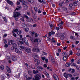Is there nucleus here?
<instances>
[{
	"label": "nucleus",
	"mask_w": 80,
	"mask_h": 80,
	"mask_svg": "<svg viewBox=\"0 0 80 80\" xmlns=\"http://www.w3.org/2000/svg\"><path fill=\"white\" fill-rule=\"evenodd\" d=\"M36 12H38V13H42V11H41L40 9H37Z\"/></svg>",
	"instance_id": "nucleus-24"
},
{
	"label": "nucleus",
	"mask_w": 80,
	"mask_h": 80,
	"mask_svg": "<svg viewBox=\"0 0 80 80\" xmlns=\"http://www.w3.org/2000/svg\"><path fill=\"white\" fill-rule=\"evenodd\" d=\"M24 17L27 19V22H33V19L31 18H29L28 16H27L26 15H24Z\"/></svg>",
	"instance_id": "nucleus-3"
},
{
	"label": "nucleus",
	"mask_w": 80,
	"mask_h": 80,
	"mask_svg": "<svg viewBox=\"0 0 80 80\" xmlns=\"http://www.w3.org/2000/svg\"><path fill=\"white\" fill-rule=\"evenodd\" d=\"M6 58L7 59V60H10V57L9 56H7L6 57Z\"/></svg>",
	"instance_id": "nucleus-64"
},
{
	"label": "nucleus",
	"mask_w": 80,
	"mask_h": 80,
	"mask_svg": "<svg viewBox=\"0 0 80 80\" xmlns=\"http://www.w3.org/2000/svg\"><path fill=\"white\" fill-rule=\"evenodd\" d=\"M67 58H68V57H66L64 56L63 58V60H64V61H65V60H66Z\"/></svg>",
	"instance_id": "nucleus-29"
},
{
	"label": "nucleus",
	"mask_w": 80,
	"mask_h": 80,
	"mask_svg": "<svg viewBox=\"0 0 80 80\" xmlns=\"http://www.w3.org/2000/svg\"><path fill=\"white\" fill-rule=\"evenodd\" d=\"M54 78L55 79V80H59V78L58 77L56 74H54L53 75Z\"/></svg>",
	"instance_id": "nucleus-12"
},
{
	"label": "nucleus",
	"mask_w": 80,
	"mask_h": 80,
	"mask_svg": "<svg viewBox=\"0 0 80 80\" xmlns=\"http://www.w3.org/2000/svg\"><path fill=\"white\" fill-rule=\"evenodd\" d=\"M28 73L29 74V75H31L32 74V72L31 71H28Z\"/></svg>",
	"instance_id": "nucleus-34"
},
{
	"label": "nucleus",
	"mask_w": 80,
	"mask_h": 80,
	"mask_svg": "<svg viewBox=\"0 0 80 80\" xmlns=\"http://www.w3.org/2000/svg\"><path fill=\"white\" fill-rule=\"evenodd\" d=\"M19 42L21 45H22L23 44V42L21 41H19Z\"/></svg>",
	"instance_id": "nucleus-44"
},
{
	"label": "nucleus",
	"mask_w": 80,
	"mask_h": 80,
	"mask_svg": "<svg viewBox=\"0 0 80 80\" xmlns=\"http://www.w3.org/2000/svg\"><path fill=\"white\" fill-rule=\"evenodd\" d=\"M27 15H29V16H30V15H31L30 12H27Z\"/></svg>",
	"instance_id": "nucleus-46"
},
{
	"label": "nucleus",
	"mask_w": 80,
	"mask_h": 80,
	"mask_svg": "<svg viewBox=\"0 0 80 80\" xmlns=\"http://www.w3.org/2000/svg\"><path fill=\"white\" fill-rule=\"evenodd\" d=\"M31 12H32V14L33 18H34V19H36V18H37V17L35 15V13L34 12H33V11L32 10Z\"/></svg>",
	"instance_id": "nucleus-8"
},
{
	"label": "nucleus",
	"mask_w": 80,
	"mask_h": 80,
	"mask_svg": "<svg viewBox=\"0 0 80 80\" xmlns=\"http://www.w3.org/2000/svg\"><path fill=\"white\" fill-rule=\"evenodd\" d=\"M11 49L12 50H13L15 49V48L14 47H12L11 48Z\"/></svg>",
	"instance_id": "nucleus-56"
},
{
	"label": "nucleus",
	"mask_w": 80,
	"mask_h": 80,
	"mask_svg": "<svg viewBox=\"0 0 80 80\" xmlns=\"http://www.w3.org/2000/svg\"><path fill=\"white\" fill-rule=\"evenodd\" d=\"M24 8L25 10H28V6L27 5H25L24 7Z\"/></svg>",
	"instance_id": "nucleus-25"
},
{
	"label": "nucleus",
	"mask_w": 80,
	"mask_h": 80,
	"mask_svg": "<svg viewBox=\"0 0 80 80\" xmlns=\"http://www.w3.org/2000/svg\"><path fill=\"white\" fill-rule=\"evenodd\" d=\"M52 33L51 32H49V33H48V35H49V36H48L49 37H50V36H51V35H52Z\"/></svg>",
	"instance_id": "nucleus-54"
},
{
	"label": "nucleus",
	"mask_w": 80,
	"mask_h": 80,
	"mask_svg": "<svg viewBox=\"0 0 80 80\" xmlns=\"http://www.w3.org/2000/svg\"><path fill=\"white\" fill-rule=\"evenodd\" d=\"M64 76L65 77L66 79H67L68 78V74L67 73H64Z\"/></svg>",
	"instance_id": "nucleus-16"
},
{
	"label": "nucleus",
	"mask_w": 80,
	"mask_h": 80,
	"mask_svg": "<svg viewBox=\"0 0 80 80\" xmlns=\"http://www.w3.org/2000/svg\"><path fill=\"white\" fill-rule=\"evenodd\" d=\"M21 8H22L21 6H19L17 7V8L16 9V10H20Z\"/></svg>",
	"instance_id": "nucleus-21"
},
{
	"label": "nucleus",
	"mask_w": 80,
	"mask_h": 80,
	"mask_svg": "<svg viewBox=\"0 0 80 80\" xmlns=\"http://www.w3.org/2000/svg\"><path fill=\"white\" fill-rule=\"evenodd\" d=\"M12 59L13 61H17V58L14 57H12Z\"/></svg>",
	"instance_id": "nucleus-23"
},
{
	"label": "nucleus",
	"mask_w": 80,
	"mask_h": 80,
	"mask_svg": "<svg viewBox=\"0 0 80 80\" xmlns=\"http://www.w3.org/2000/svg\"><path fill=\"white\" fill-rule=\"evenodd\" d=\"M20 2L19 1H18L17 2V5H19V4H20Z\"/></svg>",
	"instance_id": "nucleus-62"
},
{
	"label": "nucleus",
	"mask_w": 80,
	"mask_h": 80,
	"mask_svg": "<svg viewBox=\"0 0 80 80\" xmlns=\"http://www.w3.org/2000/svg\"><path fill=\"white\" fill-rule=\"evenodd\" d=\"M41 58L43 61H44V60H45V57H41Z\"/></svg>",
	"instance_id": "nucleus-59"
},
{
	"label": "nucleus",
	"mask_w": 80,
	"mask_h": 80,
	"mask_svg": "<svg viewBox=\"0 0 80 80\" xmlns=\"http://www.w3.org/2000/svg\"><path fill=\"white\" fill-rule=\"evenodd\" d=\"M25 65L27 67H28V68H29V67H30V66H28V65L27 63H25Z\"/></svg>",
	"instance_id": "nucleus-55"
},
{
	"label": "nucleus",
	"mask_w": 80,
	"mask_h": 80,
	"mask_svg": "<svg viewBox=\"0 0 80 80\" xmlns=\"http://www.w3.org/2000/svg\"><path fill=\"white\" fill-rule=\"evenodd\" d=\"M70 53L69 54L70 55H73V52H72V51H71L70 52Z\"/></svg>",
	"instance_id": "nucleus-40"
},
{
	"label": "nucleus",
	"mask_w": 80,
	"mask_h": 80,
	"mask_svg": "<svg viewBox=\"0 0 80 80\" xmlns=\"http://www.w3.org/2000/svg\"><path fill=\"white\" fill-rule=\"evenodd\" d=\"M61 36L64 38H65V33H63L62 34Z\"/></svg>",
	"instance_id": "nucleus-37"
},
{
	"label": "nucleus",
	"mask_w": 80,
	"mask_h": 80,
	"mask_svg": "<svg viewBox=\"0 0 80 80\" xmlns=\"http://www.w3.org/2000/svg\"><path fill=\"white\" fill-rule=\"evenodd\" d=\"M26 37H28L29 38H32L30 36L28 35H26Z\"/></svg>",
	"instance_id": "nucleus-58"
},
{
	"label": "nucleus",
	"mask_w": 80,
	"mask_h": 80,
	"mask_svg": "<svg viewBox=\"0 0 80 80\" xmlns=\"http://www.w3.org/2000/svg\"><path fill=\"white\" fill-rule=\"evenodd\" d=\"M70 65L71 66H73V67H76V64L75 63L73 62L71 63Z\"/></svg>",
	"instance_id": "nucleus-18"
},
{
	"label": "nucleus",
	"mask_w": 80,
	"mask_h": 80,
	"mask_svg": "<svg viewBox=\"0 0 80 80\" xmlns=\"http://www.w3.org/2000/svg\"><path fill=\"white\" fill-rule=\"evenodd\" d=\"M49 25L50 26V27L51 29H52L54 27V26L53 25V24H49Z\"/></svg>",
	"instance_id": "nucleus-28"
},
{
	"label": "nucleus",
	"mask_w": 80,
	"mask_h": 80,
	"mask_svg": "<svg viewBox=\"0 0 80 80\" xmlns=\"http://www.w3.org/2000/svg\"><path fill=\"white\" fill-rule=\"evenodd\" d=\"M56 29L57 30H58V31L59 30H60V28L58 27H56Z\"/></svg>",
	"instance_id": "nucleus-61"
},
{
	"label": "nucleus",
	"mask_w": 80,
	"mask_h": 80,
	"mask_svg": "<svg viewBox=\"0 0 80 80\" xmlns=\"http://www.w3.org/2000/svg\"><path fill=\"white\" fill-rule=\"evenodd\" d=\"M28 2H29L31 4H33L34 3V2L33 1V0H28Z\"/></svg>",
	"instance_id": "nucleus-22"
},
{
	"label": "nucleus",
	"mask_w": 80,
	"mask_h": 80,
	"mask_svg": "<svg viewBox=\"0 0 80 80\" xmlns=\"http://www.w3.org/2000/svg\"><path fill=\"white\" fill-rule=\"evenodd\" d=\"M13 13L14 15L13 16V18L18 17V16H20V15H21L18 12H15Z\"/></svg>",
	"instance_id": "nucleus-4"
},
{
	"label": "nucleus",
	"mask_w": 80,
	"mask_h": 80,
	"mask_svg": "<svg viewBox=\"0 0 80 80\" xmlns=\"http://www.w3.org/2000/svg\"><path fill=\"white\" fill-rule=\"evenodd\" d=\"M22 40L24 42V43L26 44V45H27L28 43V40L26 38H22Z\"/></svg>",
	"instance_id": "nucleus-7"
},
{
	"label": "nucleus",
	"mask_w": 80,
	"mask_h": 80,
	"mask_svg": "<svg viewBox=\"0 0 80 80\" xmlns=\"http://www.w3.org/2000/svg\"><path fill=\"white\" fill-rule=\"evenodd\" d=\"M42 53L43 55H47V53L45 52H42Z\"/></svg>",
	"instance_id": "nucleus-31"
},
{
	"label": "nucleus",
	"mask_w": 80,
	"mask_h": 80,
	"mask_svg": "<svg viewBox=\"0 0 80 80\" xmlns=\"http://www.w3.org/2000/svg\"><path fill=\"white\" fill-rule=\"evenodd\" d=\"M42 78L41 77V75L40 74H37L34 77V78H33L32 80H40Z\"/></svg>",
	"instance_id": "nucleus-2"
},
{
	"label": "nucleus",
	"mask_w": 80,
	"mask_h": 80,
	"mask_svg": "<svg viewBox=\"0 0 80 80\" xmlns=\"http://www.w3.org/2000/svg\"><path fill=\"white\" fill-rule=\"evenodd\" d=\"M22 5H25L27 4V2H26L24 0H22Z\"/></svg>",
	"instance_id": "nucleus-20"
},
{
	"label": "nucleus",
	"mask_w": 80,
	"mask_h": 80,
	"mask_svg": "<svg viewBox=\"0 0 80 80\" xmlns=\"http://www.w3.org/2000/svg\"><path fill=\"white\" fill-rule=\"evenodd\" d=\"M62 55L64 56V57H68V54L67 52H63L62 53Z\"/></svg>",
	"instance_id": "nucleus-14"
},
{
	"label": "nucleus",
	"mask_w": 80,
	"mask_h": 80,
	"mask_svg": "<svg viewBox=\"0 0 80 80\" xmlns=\"http://www.w3.org/2000/svg\"><path fill=\"white\" fill-rule=\"evenodd\" d=\"M33 57L34 58V62H37V63L38 64V65L40 64V60L38 59V55H37V54H33Z\"/></svg>",
	"instance_id": "nucleus-1"
},
{
	"label": "nucleus",
	"mask_w": 80,
	"mask_h": 80,
	"mask_svg": "<svg viewBox=\"0 0 80 80\" xmlns=\"http://www.w3.org/2000/svg\"><path fill=\"white\" fill-rule=\"evenodd\" d=\"M6 68L8 72L9 73H11V69H10V68L8 66H6Z\"/></svg>",
	"instance_id": "nucleus-11"
},
{
	"label": "nucleus",
	"mask_w": 80,
	"mask_h": 80,
	"mask_svg": "<svg viewBox=\"0 0 80 80\" xmlns=\"http://www.w3.org/2000/svg\"><path fill=\"white\" fill-rule=\"evenodd\" d=\"M32 79V78L31 77H28V78H26L27 80H30Z\"/></svg>",
	"instance_id": "nucleus-39"
},
{
	"label": "nucleus",
	"mask_w": 80,
	"mask_h": 80,
	"mask_svg": "<svg viewBox=\"0 0 80 80\" xmlns=\"http://www.w3.org/2000/svg\"><path fill=\"white\" fill-rule=\"evenodd\" d=\"M70 66V63H67L66 64V67H69Z\"/></svg>",
	"instance_id": "nucleus-36"
},
{
	"label": "nucleus",
	"mask_w": 80,
	"mask_h": 80,
	"mask_svg": "<svg viewBox=\"0 0 80 80\" xmlns=\"http://www.w3.org/2000/svg\"><path fill=\"white\" fill-rule=\"evenodd\" d=\"M0 68L1 70H3L4 69V66H3V65L1 66L0 67Z\"/></svg>",
	"instance_id": "nucleus-26"
},
{
	"label": "nucleus",
	"mask_w": 80,
	"mask_h": 80,
	"mask_svg": "<svg viewBox=\"0 0 80 80\" xmlns=\"http://www.w3.org/2000/svg\"><path fill=\"white\" fill-rule=\"evenodd\" d=\"M20 73H19L18 75H16V77L17 78L20 77Z\"/></svg>",
	"instance_id": "nucleus-38"
},
{
	"label": "nucleus",
	"mask_w": 80,
	"mask_h": 80,
	"mask_svg": "<svg viewBox=\"0 0 80 80\" xmlns=\"http://www.w3.org/2000/svg\"><path fill=\"white\" fill-rule=\"evenodd\" d=\"M15 51L16 53H21L22 52V50L21 49L19 50L18 48L15 49Z\"/></svg>",
	"instance_id": "nucleus-5"
},
{
	"label": "nucleus",
	"mask_w": 80,
	"mask_h": 80,
	"mask_svg": "<svg viewBox=\"0 0 80 80\" xmlns=\"http://www.w3.org/2000/svg\"><path fill=\"white\" fill-rule=\"evenodd\" d=\"M64 38H64V37L61 36V40H63L64 39Z\"/></svg>",
	"instance_id": "nucleus-50"
},
{
	"label": "nucleus",
	"mask_w": 80,
	"mask_h": 80,
	"mask_svg": "<svg viewBox=\"0 0 80 80\" xmlns=\"http://www.w3.org/2000/svg\"><path fill=\"white\" fill-rule=\"evenodd\" d=\"M74 72H75V70L73 69H72L71 72V73H73Z\"/></svg>",
	"instance_id": "nucleus-51"
},
{
	"label": "nucleus",
	"mask_w": 80,
	"mask_h": 80,
	"mask_svg": "<svg viewBox=\"0 0 80 80\" xmlns=\"http://www.w3.org/2000/svg\"><path fill=\"white\" fill-rule=\"evenodd\" d=\"M25 50L26 52H28V53L31 52V49H30V48H26Z\"/></svg>",
	"instance_id": "nucleus-15"
},
{
	"label": "nucleus",
	"mask_w": 80,
	"mask_h": 80,
	"mask_svg": "<svg viewBox=\"0 0 80 80\" xmlns=\"http://www.w3.org/2000/svg\"><path fill=\"white\" fill-rule=\"evenodd\" d=\"M36 52H39V49H38V48H36Z\"/></svg>",
	"instance_id": "nucleus-49"
},
{
	"label": "nucleus",
	"mask_w": 80,
	"mask_h": 80,
	"mask_svg": "<svg viewBox=\"0 0 80 80\" xmlns=\"http://www.w3.org/2000/svg\"><path fill=\"white\" fill-rule=\"evenodd\" d=\"M48 59H46L45 60V61L46 62V63H48Z\"/></svg>",
	"instance_id": "nucleus-57"
},
{
	"label": "nucleus",
	"mask_w": 80,
	"mask_h": 80,
	"mask_svg": "<svg viewBox=\"0 0 80 80\" xmlns=\"http://www.w3.org/2000/svg\"><path fill=\"white\" fill-rule=\"evenodd\" d=\"M59 5L60 7H62V6H63V3H60L59 4Z\"/></svg>",
	"instance_id": "nucleus-47"
},
{
	"label": "nucleus",
	"mask_w": 80,
	"mask_h": 80,
	"mask_svg": "<svg viewBox=\"0 0 80 80\" xmlns=\"http://www.w3.org/2000/svg\"><path fill=\"white\" fill-rule=\"evenodd\" d=\"M22 34V32L21 31H19L18 32V35H21Z\"/></svg>",
	"instance_id": "nucleus-32"
},
{
	"label": "nucleus",
	"mask_w": 80,
	"mask_h": 80,
	"mask_svg": "<svg viewBox=\"0 0 80 80\" xmlns=\"http://www.w3.org/2000/svg\"><path fill=\"white\" fill-rule=\"evenodd\" d=\"M51 32L52 35H54V34L55 33V32H54L53 31H51Z\"/></svg>",
	"instance_id": "nucleus-48"
},
{
	"label": "nucleus",
	"mask_w": 80,
	"mask_h": 80,
	"mask_svg": "<svg viewBox=\"0 0 80 80\" xmlns=\"http://www.w3.org/2000/svg\"><path fill=\"white\" fill-rule=\"evenodd\" d=\"M2 18H3V19H4V20L5 21V22H6V23H7V19L6 18H5L3 17H2Z\"/></svg>",
	"instance_id": "nucleus-27"
},
{
	"label": "nucleus",
	"mask_w": 80,
	"mask_h": 80,
	"mask_svg": "<svg viewBox=\"0 0 80 80\" xmlns=\"http://www.w3.org/2000/svg\"><path fill=\"white\" fill-rule=\"evenodd\" d=\"M19 47L21 49H24V47L23 46H20Z\"/></svg>",
	"instance_id": "nucleus-35"
},
{
	"label": "nucleus",
	"mask_w": 80,
	"mask_h": 80,
	"mask_svg": "<svg viewBox=\"0 0 80 80\" xmlns=\"http://www.w3.org/2000/svg\"><path fill=\"white\" fill-rule=\"evenodd\" d=\"M18 30L17 29H13V31L12 32V33H15L14 32H18Z\"/></svg>",
	"instance_id": "nucleus-17"
},
{
	"label": "nucleus",
	"mask_w": 80,
	"mask_h": 80,
	"mask_svg": "<svg viewBox=\"0 0 80 80\" xmlns=\"http://www.w3.org/2000/svg\"><path fill=\"white\" fill-rule=\"evenodd\" d=\"M22 40L24 42V43L26 44V45H27L28 43V40L26 38H22Z\"/></svg>",
	"instance_id": "nucleus-6"
},
{
	"label": "nucleus",
	"mask_w": 80,
	"mask_h": 80,
	"mask_svg": "<svg viewBox=\"0 0 80 80\" xmlns=\"http://www.w3.org/2000/svg\"><path fill=\"white\" fill-rule=\"evenodd\" d=\"M77 1H75L73 2V4L75 5V6H77L78 5V4Z\"/></svg>",
	"instance_id": "nucleus-19"
},
{
	"label": "nucleus",
	"mask_w": 80,
	"mask_h": 80,
	"mask_svg": "<svg viewBox=\"0 0 80 80\" xmlns=\"http://www.w3.org/2000/svg\"><path fill=\"white\" fill-rule=\"evenodd\" d=\"M62 9L64 10H67V8L65 7H62Z\"/></svg>",
	"instance_id": "nucleus-42"
},
{
	"label": "nucleus",
	"mask_w": 80,
	"mask_h": 80,
	"mask_svg": "<svg viewBox=\"0 0 80 80\" xmlns=\"http://www.w3.org/2000/svg\"><path fill=\"white\" fill-rule=\"evenodd\" d=\"M56 35H57V37H60V36H61V34H60V33H58V34H56Z\"/></svg>",
	"instance_id": "nucleus-52"
},
{
	"label": "nucleus",
	"mask_w": 80,
	"mask_h": 80,
	"mask_svg": "<svg viewBox=\"0 0 80 80\" xmlns=\"http://www.w3.org/2000/svg\"><path fill=\"white\" fill-rule=\"evenodd\" d=\"M22 27H27V24L24 23H22Z\"/></svg>",
	"instance_id": "nucleus-41"
},
{
	"label": "nucleus",
	"mask_w": 80,
	"mask_h": 80,
	"mask_svg": "<svg viewBox=\"0 0 80 80\" xmlns=\"http://www.w3.org/2000/svg\"><path fill=\"white\" fill-rule=\"evenodd\" d=\"M37 69L38 70H39V71H41L42 70H43V68L42 66H38L37 68Z\"/></svg>",
	"instance_id": "nucleus-13"
},
{
	"label": "nucleus",
	"mask_w": 80,
	"mask_h": 80,
	"mask_svg": "<svg viewBox=\"0 0 80 80\" xmlns=\"http://www.w3.org/2000/svg\"><path fill=\"white\" fill-rule=\"evenodd\" d=\"M35 33V32H31V35H32V36H33V35H34V33Z\"/></svg>",
	"instance_id": "nucleus-63"
},
{
	"label": "nucleus",
	"mask_w": 80,
	"mask_h": 80,
	"mask_svg": "<svg viewBox=\"0 0 80 80\" xmlns=\"http://www.w3.org/2000/svg\"><path fill=\"white\" fill-rule=\"evenodd\" d=\"M25 30L26 31V32H28V31L29 30V28H26L25 29Z\"/></svg>",
	"instance_id": "nucleus-33"
},
{
	"label": "nucleus",
	"mask_w": 80,
	"mask_h": 80,
	"mask_svg": "<svg viewBox=\"0 0 80 80\" xmlns=\"http://www.w3.org/2000/svg\"><path fill=\"white\" fill-rule=\"evenodd\" d=\"M47 40H48V41H49V42H50L51 40V39H50L48 37L47 38Z\"/></svg>",
	"instance_id": "nucleus-53"
},
{
	"label": "nucleus",
	"mask_w": 80,
	"mask_h": 80,
	"mask_svg": "<svg viewBox=\"0 0 80 80\" xmlns=\"http://www.w3.org/2000/svg\"><path fill=\"white\" fill-rule=\"evenodd\" d=\"M20 20H21L22 21H24V18H22L20 19Z\"/></svg>",
	"instance_id": "nucleus-60"
},
{
	"label": "nucleus",
	"mask_w": 80,
	"mask_h": 80,
	"mask_svg": "<svg viewBox=\"0 0 80 80\" xmlns=\"http://www.w3.org/2000/svg\"><path fill=\"white\" fill-rule=\"evenodd\" d=\"M38 39H36L34 40V42L35 43H37V42H38Z\"/></svg>",
	"instance_id": "nucleus-43"
},
{
	"label": "nucleus",
	"mask_w": 80,
	"mask_h": 80,
	"mask_svg": "<svg viewBox=\"0 0 80 80\" xmlns=\"http://www.w3.org/2000/svg\"><path fill=\"white\" fill-rule=\"evenodd\" d=\"M11 43V44H12V43H13V41L12 40H10L9 41L8 44H9V43Z\"/></svg>",
	"instance_id": "nucleus-30"
},
{
	"label": "nucleus",
	"mask_w": 80,
	"mask_h": 80,
	"mask_svg": "<svg viewBox=\"0 0 80 80\" xmlns=\"http://www.w3.org/2000/svg\"><path fill=\"white\" fill-rule=\"evenodd\" d=\"M49 58L51 61H52V62L53 63L55 62V61L53 60L54 58L53 57V56L52 55H49Z\"/></svg>",
	"instance_id": "nucleus-9"
},
{
	"label": "nucleus",
	"mask_w": 80,
	"mask_h": 80,
	"mask_svg": "<svg viewBox=\"0 0 80 80\" xmlns=\"http://www.w3.org/2000/svg\"><path fill=\"white\" fill-rule=\"evenodd\" d=\"M34 8V10H35V11H36V12L37 11V10H38V9L37 8V7H35Z\"/></svg>",
	"instance_id": "nucleus-45"
},
{
	"label": "nucleus",
	"mask_w": 80,
	"mask_h": 80,
	"mask_svg": "<svg viewBox=\"0 0 80 80\" xmlns=\"http://www.w3.org/2000/svg\"><path fill=\"white\" fill-rule=\"evenodd\" d=\"M7 2L9 5H11V6H12V5H13V2H12L11 1L9 0H6Z\"/></svg>",
	"instance_id": "nucleus-10"
}]
</instances>
